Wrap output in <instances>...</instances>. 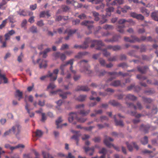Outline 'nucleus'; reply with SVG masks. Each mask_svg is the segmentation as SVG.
Instances as JSON below:
<instances>
[{"label": "nucleus", "mask_w": 158, "mask_h": 158, "mask_svg": "<svg viewBox=\"0 0 158 158\" xmlns=\"http://www.w3.org/2000/svg\"><path fill=\"white\" fill-rule=\"evenodd\" d=\"M27 20L26 19H24L22 22L21 24V26L22 27H24V29H27L26 27H25V26L27 23Z\"/></svg>", "instance_id": "de8ad7c7"}, {"label": "nucleus", "mask_w": 158, "mask_h": 158, "mask_svg": "<svg viewBox=\"0 0 158 158\" xmlns=\"http://www.w3.org/2000/svg\"><path fill=\"white\" fill-rule=\"evenodd\" d=\"M114 121L115 122L116 125H119L121 126H123V124L122 121H118L116 120L115 115H114Z\"/></svg>", "instance_id": "e433bc0d"}, {"label": "nucleus", "mask_w": 158, "mask_h": 158, "mask_svg": "<svg viewBox=\"0 0 158 158\" xmlns=\"http://www.w3.org/2000/svg\"><path fill=\"white\" fill-rule=\"evenodd\" d=\"M12 133H13L11 131V129H10L9 130L6 131L4 133V136H6Z\"/></svg>", "instance_id": "6e6d98bb"}, {"label": "nucleus", "mask_w": 158, "mask_h": 158, "mask_svg": "<svg viewBox=\"0 0 158 158\" xmlns=\"http://www.w3.org/2000/svg\"><path fill=\"white\" fill-rule=\"evenodd\" d=\"M124 27V26L122 27L120 26H118V27L117 30L120 33H123L124 32V30H123Z\"/></svg>", "instance_id": "864d4df0"}, {"label": "nucleus", "mask_w": 158, "mask_h": 158, "mask_svg": "<svg viewBox=\"0 0 158 158\" xmlns=\"http://www.w3.org/2000/svg\"><path fill=\"white\" fill-rule=\"evenodd\" d=\"M107 49H112L114 51H117L120 49V47L118 46H113L111 45H109L107 47Z\"/></svg>", "instance_id": "bb28decb"}, {"label": "nucleus", "mask_w": 158, "mask_h": 158, "mask_svg": "<svg viewBox=\"0 0 158 158\" xmlns=\"http://www.w3.org/2000/svg\"><path fill=\"white\" fill-rule=\"evenodd\" d=\"M99 62L100 64L103 66H105L106 65V63L105 60L102 59H100L99 60Z\"/></svg>", "instance_id": "8fccbe9b"}, {"label": "nucleus", "mask_w": 158, "mask_h": 158, "mask_svg": "<svg viewBox=\"0 0 158 158\" xmlns=\"http://www.w3.org/2000/svg\"><path fill=\"white\" fill-rule=\"evenodd\" d=\"M77 17L81 19H84L86 18V16L84 14L82 13Z\"/></svg>", "instance_id": "052dcab7"}, {"label": "nucleus", "mask_w": 158, "mask_h": 158, "mask_svg": "<svg viewBox=\"0 0 158 158\" xmlns=\"http://www.w3.org/2000/svg\"><path fill=\"white\" fill-rule=\"evenodd\" d=\"M136 97L134 95L131 94H128L127 95L126 98V100L128 101L129 100L133 101L136 99Z\"/></svg>", "instance_id": "5701e85b"}, {"label": "nucleus", "mask_w": 158, "mask_h": 158, "mask_svg": "<svg viewBox=\"0 0 158 158\" xmlns=\"http://www.w3.org/2000/svg\"><path fill=\"white\" fill-rule=\"evenodd\" d=\"M47 66V62L45 60H43L42 63L40 64V68H45Z\"/></svg>", "instance_id": "58836bf2"}, {"label": "nucleus", "mask_w": 158, "mask_h": 158, "mask_svg": "<svg viewBox=\"0 0 158 158\" xmlns=\"http://www.w3.org/2000/svg\"><path fill=\"white\" fill-rule=\"evenodd\" d=\"M126 145L127 146V148L129 150L131 151L132 150L133 148L132 146V145L134 147L137 149L138 150L139 149L138 146L136 145L135 143H132L131 145L128 144V142H127L126 143Z\"/></svg>", "instance_id": "dca6fc26"}, {"label": "nucleus", "mask_w": 158, "mask_h": 158, "mask_svg": "<svg viewBox=\"0 0 158 158\" xmlns=\"http://www.w3.org/2000/svg\"><path fill=\"white\" fill-rule=\"evenodd\" d=\"M114 8L113 7H109L106 9V15L107 16H110L111 15L110 13L113 12Z\"/></svg>", "instance_id": "b1692460"}, {"label": "nucleus", "mask_w": 158, "mask_h": 158, "mask_svg": "<svg viewBox=\"0 0 158 158\" xmlns=\"http://www.w3.org/2000/svg\"><path fill=\"white\" fill-rule=\"evenodd\" d=\"M76 2L74 0H67L66 3L67 4H72L73 5Z\"/></svg>", "instance_id": "680f3d73"}, {"label": "nucleus", "mask_w": 158, "mask_h": 158, "mask_svg": "<svg viewBox=\"0 0 158 158\" xmlns=\"http://www.w3.org/2000/svg\"><path fill=\"white\" fill-rule=\"evenodd\" d=\"M51 50V49L49 48H48L46 49L43 52H41L40 54V55L43 54V57L44 58H46L47 56V53L49 52H50Z\"/></svg>", "instance_id": "412c9836"}, {"label": "nucleus", "mask_w": 158, "mask_h": 158, "mask_svg": "<svg viewBox=\"0 0 158 158\" xmlns=\"http://www.w3.org/2000/svg\"><path fill=\"white\" fill-rule=\"evenodd\" d=\"M113 139L110 137H107L104 139V143L107 147L109 148H111L112 147L117 151H119L118 147L114 146L110 143V141H113Z\"/></svg>", "instance_id": "f03ea898"}, {"label": "nucleus", "mask_w": 158, "mask_h": 158, "mask_svg": "<svg viewBox=\"0 0 158 158\" xmlns=\"http://www.w3.org/2000/svg\"><path fill=\"white\" fill-rule=\"evenodd\" d=\"M117 56H115L109 58L108 60L109 61H115L117 60Z\"/></svg>", "instance_id": "69168bd1"}, {"label": "nucleus", "mask_w": 158, "mask_h": 158, "mask_svg": "<svg viewBox=\"0 0 158 158\" xmlns=\"http://www.w3.org/2000/svg\"><path fill=\"white\" fill-rule=\"evenodd\" d=\"M126 22L129 23L131 25H133L135 24V22H134L132 19H129L127 20L125 19H119L118 23L119 24H123Z\"/></svg>", "instance_id": "6e6552de"}, {"label": "nucleus", "mask_w": 158, "mask_h": 158, "mask_svg": "<svg viewBox=\"0 0 158 158\" xmlns=\"http://www.w3.org/2000/svg\"><path fill=\"white\" fill-rule=\"evenodd\" d=\"M63 121L61 118L59 117L58 118V119L56 121V124L57 125V128H60L61 126H60L61 125L60 123H61Z\"/></svg>", "instance_id": "cd10ccee"}, {"label": "nucleus", "mask_w": 158, "mask_h": 158, "mask_svg": "<svg viewBox=\"0 0 158 158\" xmlns=\"http://www.w3.org/2000/svg\"><path fill=\"white\" fill-rule=\"evenodd\" d=\"M141 142L143 144L145 145L148 143V137L147 136H145L141 140Z\"/></svg>", "instance_id": "c03bdc74"}, {"label": "nucleus", "mask_w": 158, "mask_h": 158, "mask_svg": "<svg viewBox=\"0 0 158 158\" xmlns=\"http://www.w3.org/2000/svg\"><path fill=\"white\" fill-rule=\"evenodd\" d=\"M88 62V61L87 60H83L81 61L80 63H79L80 66H85Z\"/></svg>", "instance_id": "3c124183"}, {"label": "nucleus", "mask_w": 158, "mask_h": 158, "mask_svg": "<svg viewBox=\"0 0 158 158\" xmlns=\"http://www.w3.org/2000/svg\"><path fill=\"white\" fill-rule=\"evenodd\" d=\"M95 45H97V48H96L98 50H101L100 47L104 45L103 43L101 40H95L94 41Z\"/></svg>", "instance_id": "a211bd4d"}, {"label": "nucleus", "mask_w": 158, "mask_h": 158, "mask_svg": "<svg viewBox=\"0 0 158 158\" xmlns=\"http://www.w3.org/2000/svg\"><path fill=\"white\" fill-rule=\"evenodd\" d=\"M48 77L50 78L51 81H54L57 78V75H55L53 73L48 72L47 73Z\"/></svg>", "instance_id": "ddd939ff"}, {"label": "nucleus", "mask_w": 158, "mask_h": 158, "mask_svg": "<svg viewBox=\"0 0 158 158\" xmlns=\"http://www.w3.org/2000/svg\"><path fill=\"white\" fill-rule=\"evenodd\" d=\"M104 28L107 30H110L113 28V27L109 25H106L103 27Z\"/></svg>", "instance_id": "5fc2aeb1"}, {"label": "nucleus", "mask_w": 158, "mask_h": 158, "mask_svg": "<svg viewBox=\"0 0 158 158\" xmlns=\"http://www.w3.org/2000/svg\"><path fill=\"white\" fill-rule=\"evenodd\" d=\"M81 72H84L87 74H89L91 73V71L89 69H85L84 71L81 70Z\"/></svg>", "instance_id": "bf43d9fd"}, {"label": "nucleus", "mask_w": 158, "mask_h": 158, "mask_svg": "<svg viewBox=\"0 0 158 158\" xmlns=\"http://www.w3.org/2000/svg\"><path fill=\"white\" fill-rule=\"evenodd\" d=\"M27 10H20L19 11L17 12L18 14L20 15L24 16L27 15Z\"/></svg>", "instance_id": "a878e982"}, {"label": "nucleus", "mask_w": 158, "mask_h": 158, "mask_svg": "<svg viewBox=\"0 0 158 158\" xmlns=\"http://www.w3.org/2000/svg\"><path fill=\"white\" fill-rule=\"evenodd\" d=\"M151 16L154 20L158 21V11L152 12L151 15Z\"/></svg>", "instance_id": "4be33fe9"}, {"label": "nucleus", "mask_w": 158, "mask_h": 158, "mask_svg": "<svg viewBox=\"0 0 158 158\" xmlns=\"http://www.w3.org/2000/svg\"><path fill=\"white\" fill-rule=\"evenodd\" d=\"M15 33V31L13 30L9 31L5 35V40H9L10 37L14 34Z\"/></svg>", "instance_id": "4468645a"}, {"label": "nucleus", "mask_w": 158, "mask_h": 158, "mask_svg": "<svg viewBox=\"0 0 158 158\" xmlns=\"http://www.w3.org/2000/svg\"><path fill=\"white\" fill-rule=\"evenodd\" d=\"M109 73L111 77V78H110L109 80V81H111L114 78H115L118 75V74L116 72H110Z\"/></svg>", "instance_id": "393cba45"}, {"label": "nucleus", "mask_w": 158, "mask_h": 158, "mask_svg": "<svg viewBox=\"0 0 158 158\" xmlns=\"http://www.w3.org/2000/svg\"><path fill=\"white\" fill-rule=\"evenodd\" d=\"M7 3V2L5 0H2V2L0 3V9L5 10L7 7L6 5Z\"/></svg>", "instance_id": "6ab92c4d"}, {"label": "nucleus", "mask_w": 158, "mask_h": 158, "mask_svg": "<svg viewBox=\"0 0 158 158\" xmlns=\"http://www.w3.org/2000/svg\"><path fill=\"white\" fill-rule=\"evenodd\" d=\"M25 102H26V105L25 106V108L26 109L27 111V112L28 114H30V110L28 108L30 106V105L28 104L27 103V101L25 100Z\"/></svg>", "instance_id": "4d7b16f0"}, {"label": "nucleus", "mask_w": 158, "mask_h": 158, "mask_svg": "<svg viewBox=\"0 0 158 158\" xmlns=\"http://www.w3.org/2000/svg\"><path fill=\"white\" fill-rule=\"evenodd\" d=\"M73 59H71L65 63H63L61 64L60 67V69L61 70H64V68L65 67L69 64H73Z\"/></svg>", "instance_id": "0eeeda50"}, {"label": "nucleus", "mask_w": 158, "mask_h": 158, "mask_svg": "<svg viewBox=\"0 0 158 158\" xmlns=\"http://www.w3.org/2000/svg\"><path fill=\"white\" fill-rule=\"evenodd\" d=\"M144 17L141 14H138L136 19L140 20H143L144 19Z\"/></svg>", "instance_id": "338daca9"}, {"label": "nucleus", "mask_w": 158, "mask_h": 158, "mask_svg": "<svg viewBox=\"0 0 158 158\" xmlns=\"http://www.w3.org/2000/svg\"><path fill=\"white\" fill-rule=\"evenodd\" d=\"M90 112V110H88L86 111L84 110H81L80 111V114L83 116H85L87 115Z\"/></svg>", "instance_id": "49530a36"}, {"label": "nucleus", "mask_w": 158, "mask_h": 158, "mask_svg": "<svg viewBox=\"0 0 158 158\" xmlns=\"http://www.w3.org/2000/svg\"><path fill=\"white\" fill-rule=\"evenodd\" d=\"M131 39L128 37H125L124 38V40L126 41L129 42L131 43L134 42L135 41H138L139 40L138 38L135 36H131Z\"/></svg>", "instance_id": "9b49d317"}, {"label": "nucleus", "mask_w": 158, "mask_h": 158, "mask_svg": "<svg viewBox=\"0 0 158 158\" xmlns=\"http://www.w3.org/2000/svg\"><path fill=\"white\" fill-rule=\"evenodd\" d=\"M131 114L132 115L135 116L137 118H139L142 116V114H136L135 112H132Z\"/></svg>", "instance_id": "13d9d810"}, {"label": "nucleus", "mask_w": 158, "mask_h": 158, "mask_svg": "<svg viewBox=\"0 0 158 158\" xmlns=\"http://www.w3.org/2000/svg\"><path fill=\"white\" fill-rule=\"evenodd\" d=\"M56 87V86L55 85L53 82H51L49 84L48 86L47 89H52Z\"/></svg>", "instance_id": "ea45409f"}, {"label": "nucleus", "mask_w": 158, "mask_h": 158, "mask_svg": "<svg viewBox=\"0 0 158 158\" xmlns=\"http://www.w3.org/2000/svg\"><path fill=\"white\" fill-rule=\"evenodd\" d=\"M69 92L64 93L62 90H60V92L59 93V94L62 98L65 99L67 98V95L68 94H70Z\"/></svg>", "instance_id": "aec40b11"}, {"label": "nucleus", "mask_w": 158, "mask_h": 158, "mask_svg": "<svg viewBox=\"0 0 158 158\" xmlns=\"http://www.w3.org/2000/svg\"><path fill=\"white\" fill-rule=\"evenodd\" d=\"M29 31L33 33H36L37 32L36 27L34 26H33L30 28Z\"/></svg>", "instance_id": "473e14b6"}, {"label": "nucleus", "mask_w": 158, "mask_h": 158, "mask_svg": "<svg viewBox=\"0 0 158 158\" xmlns=\"http://www.w3.org/2000/svg\"><path fill=\"white\" fill-rule=\"evenodd\" d=\"M54 56L56 58H60L61 60L63 61L66 58V56L64 53L56 52L53 54Z\"/></svg>", "instance_id": "39448f33"}, {"label": "nucleus", "mask_w": 158, "mask_h": 158, "mask_svg": "<svg viewBox=\"0 0 158 158\" xmlns=\"http://www.w3.org/2000/svg\"><path fill=\"white\" fill-rule=\"evenodd\" d=\"M69 48V45L66 44H65L62 45L60 49V50H64L66 49H67Z\"/></svg>", "instance_id": "603ef678"}, {"label": "nucleus", "mask_w": 158, "mask_h": 158, "mask_svg": "<svg viewBox=\"0 0 158 158\" xmlns=\"http://www.w3.org/2000/svg\"><path fill=\"white\" fill-rule=\"evenodd\" d=\"M103 53L104 55L106 56H109L110 53L107 52L106 49H104L103 50Z\"/></svg>", "instance_id": "774afa93"}, {"label": "nucleus", "mask_w": 158, "mask_h": 158, "mask_svg": "<svg viewBox=\"0 0 158 158\" xmlns=\"http://www.w3.org/2000/svg\"><path fill=\"white\" fill-rule=\"evenodd\" d=\"M56 104L58 105V106H56V109L58 110L59 112H61L62 110L60 109V106L62 103V101L61 100H60L56 102Z\"/></svg>", "instance_id": "2f4dec72"}, {"label": "nucleus", "mask_w": 158, "mask_h": 158, "mask_svg": "<svg viewBox=\"0 0 158 158\" xmlns=\"http://www.w3.org/2000/svg\"><path fill=\"white\" fill-rule=\"evenodd\" d=\"M77 30L76 29L70 30L67 29L66 30L65 33H67L68 34V36L65 38V39L66 40H68L69 39V37L71 36L73 34L76 32Z\"/></svg>", "instance_id": "1a4fd4ad"}, {"label": "nucleus", "mask_w": 158, "mask_h": 158, "mask_svg": "<svg viewBox=\"0 0 158 158\" xmlns=\"http://www.w3.org/2000/svg\"><path fill=\"white\" fill-rule=\"evenodd\" d=\"M93 23V21H89L85 20L82 22L81 24L82 25H85L88 26V29L89 31V33L86 32V34H88L91 33L92 31H91V29L93 27L92 24Z\"/></svg>", "instance_id": "7ed1b4c3"}, {"label": "nucleus", "mask_w": 158, "mask_h": 158, "mask_svg": "<svg viewBox=\"0 0 158 158\" xmlns=\"http://www.w3.org/2000/svg\"><path fill=\"white\" fill-rule=\"evenodd\" d=\"M141 11L146 16H148L149 15V12L146 8H142L141 9Z\"/></svg>", "instance_id": "7c9ffc66"}, {"label": "nucleus", "mask_w": 158, "mask_h": 158, "mask_svg": "<svg viewBox=\"0 0 158 158\" xmlns=\"http://www.w3.org/2000/svg\"><path fill=\"white\" fill-rule=\"evenodd\" d=\"M84 149L85 150V152H88V151H91V152L89 153V154L91 156L93 154V152H94V148L92 149H90L88 147L86 148V147H84Z\"/></svg>", "instance_id": "37998d69"}, {"label": "nucleus", "mask_w": 158, "mask_h": 158, "mask_svg": "<svg viewBox=\"0 0 158 158\" xmlns=\"http://www.w3.org/2000/svg\"><path fill=\"white\" fill-rule=\"evenodd\" d=\"M89 42V39L86 40L84 43L82 45H75L74 46V48H83L85 49L87 48L88 46V43Z\"/></svg>", "instance_id": "423d86ee"}, {"label": "nucleus", "mask_w": 158, "mask_h": 158, "mask_svg": "<svg viewBox=\"0 0 158 158\" xmlns=\"http://www.w3.org/2000/svg\"><path fill=\"white\" fill-rule=\"evenodd\" d=\"M144 102L147 103H150L152 102V100L149 98H143Z\"/></svg>", "instance_id": "e2e57ef3"}, {"label": "nucleus", "mask_w": 158, "mask_h": 158, "mask_svg": "<svg viewBox=\"0 0 158 158\" xmlns=\"http://www.w3.org/2000/svg\"><path fill=\"white\" fill-rule=\"evenodd\" d=\"M92 14H93V15L94 16L95 18V20L96 21H98L99 20V14L98 13L96 12L95 11L93 12Z\"/></svg>", "instance_id": "a19ab883"}, {"label": "nucleus", "mask_w": 158, "mask_h": 158, "mask_svg": "<svg viewBox=\"0 0 158 158\" xmlns=\"http://www.w3.org/2000/svg\"><path fill=\"white\" fill-rule=\"evenodd\" d=\"M43 134V132L40 130H37L35 132L36 136L38 137H40Z\"/></svg>", "instance_id": "a18cd8bd"}, {"label": "nucleus", "mask_w": 158, "mask_h": 158, "mask_svg": "<svg viewBox=\"0 0 158 158\" xmlns=\"http://www.w3.org/2000/svg\"><path fill=\"white\" fill-rule=\"evenodd\" d=\"M148 69L147 67H138V70L142 73H144L145 72L146 70Z\"/></svg>", "instance_id": "4c0bfd02"}, {"label": "nucleus", "mask_w": 158, "mask_h": 158, "mask_svg": "<svg viewBox=\"0 0 158 158\" xmlns=\"http://www.w3.org/2000/svg\"><path fill=\"white\" fill-rule=\"evenodd\" d=\"M86 96L85 95H80L78 96L77 99L80 102H83L85 100Z\"/></svg>", "instance_id": "72a5a7b5"}, {"label": "nucleus", "mask_w": 158, "mask_h": 158, "mask_svg": "<svg viewBox=\"0 0 158 158\" xmlns=\"http://www.w3.org/2000/svg\"><path fill=\"white\" fill-rule=\"evenodd\" d=\"M120 84V81L118 80L112 82L110 85L114 86H117Z\"/></svg>", "instance_id": "c9c22d12"}, {"label": "nucleus", "mask_w": 158, "mask_h": 158, "mask_svg": "<svg viewBox=\"0 0 158 158\" xmlns=\"http://www.w3.org/2000/svg\"><path fill=\"white\" fill-rule=\"evenodd\" d=\"M77 115L76 113H71L69 115V117L68 118L69 121L70 123H72L73 121L76 119Z\"/></svg>", "instance_id": "f3484780"}, {"label": "nucleus", "mask_w": 158, "mask_h": 158, "mask_svg": "<svg viewBox=\"0 0 158 158\" xmlns=\"http://www.w3.org/2000/svg\"><path fill=\"white\" fill-rule=\"evenodd\" d=\"M7 19H6L2 22V24L0 25V30L5 27L7 23Z\"/></svg>", "instance_id": "09e8293b"}, {"label": "nucleus", "mask_w": 158, "mask_h": 158, "mask_svg": "<svg viewBox=\"0 0 158 158\" xmlns=\"http://www.w3.org/2000/svg\"><path fill=\"white\" fill-rule=\"evenodd\" d=\"M126 103L128 106L129 107L133 108L135 110H136L137 108V107L134 105L132 103L126 102Z\"/></svg>", "instance_id": "79ce46f5"}, {"label": "nucleus", "mask_w": 158, "mask_h": 158, "mask_svg": "<svg viewBox=\"0 0 158 158\" xmlns=\"http://www.w3.org/2000/svg\"><path fill=\"white\" fill-rule=\"evenodd\" d=\"M12 133L16 137L20 134L22 130V127L19 123H16L11 128Z\"/></svg>", "instance_id": "f257e3e1"}, {"label": "nucleus", "mask_w": 158, "mask_h": 158, "mask_svg": "<svg viewBox=\"0 0 158 158\" xmlns=\"http://www.w3.org/2000/svg\"><path fill=\"white\" fill-rule=\"evenodd\" d=\"M89 90V88L86 86H78L76 89V91H87Z\"/></svg>", "instance_id": "f8f14e48"}, {"label": "nucleus", "mask_w": 158, "mask_h": 158, "mask_svg": "<svg viewBox=\"0 0 158 158\" xmlns=\"http://www.w3.org/2000/svg\"><path fill=\"white\" fill-rule=\"evenodd\" d=\"M102 20L100 21V23L101 24H102L105 23L106 21V17L104 15H103L102 17Z\"/></svg>", "instance_id": "0e129e2a"}, {"label": "nucleus", "mask_w": 158, "mask_h": 158, "mask_svg": "<svg viewBox=\"0 0 158 158\" xmlns=\"http://www.w3.org/2000/svg\"><path fill=\"white\" fill-rule=\"evenodd\" d=\"M131 10V7L127 5L125 6L123 8H121L120 7H118V9L117 10L116 12L118 14H121L120 10H121L122 12L123 13H126L127 12V10Z\"/></svg>", "instance_id": "20e7f679"}, {"label": "nucleus", "mask_w": 158, "mask_h": 158, "mask_svg": "<svg viewBox=\"0 0 158 158\" xmlns=\"http://www.w3.org/2000/svg\"><path fill=\"white\" fill-rule=\"evenodd\" d=\"M42 154L44 158H53L51 156L49 155L48 153L44 151L42 152Z\"/></svg>", "instance_id": "f704fd0d"}, {"label": "nucleus", "mask_w": 158, "mask_h": 158, "mask_svg": "<svg viewBox=\"0 0 158 158\" xmlns=\"http://www.w3.org/2000/svg\"><path fill=\"white\" fill-rule=\"evenodd\" d=\"M23 92L19 90H17L16 91L15 96L16 97H18V100L20 101L21 99L23 98Z\"/></svg>", "instance_id": "2eb2a0df"}, {"label": "nucleus", "mask_w": 158, "mask_h": 158, "mask_svg": "<svg viewBox=\"0 0 158 158\" xmlns=\"http://www.w3.org/2000/svg\"><path fill=\"white\" fill-rule=\"evenodd\" d=\"M24 147V146L22 144H19L17 145L14 146V147H11V146L10 148V149L11 151H13L15 149L19 148H23Z\"/></svg>", "instance_id": "c85d7f7f"}, {"label": "nucleus", "mask_w": 158, "mask_h": 158, "mask_svg": "<svg viewBox=\"0 0 158 158\" xmlns=\"http://www.w3.org/2000/svg\"><path fill=\"white\" fill-rule=\"evenodd\" d=\"M2 81L4 83H7L8 82L7 79L4 74H2L1 73V71L0 70V84L3 83Z\"/></svg>", "instance_id": "9d476101"}, {"label": "nucleus", "mask_w": 158, "mask_h": 158, "mask_svg": "<svg viewBox=\"0 0 158 158\" xmlns=\"http://www.w3.org/2000/svg\"><path fill=\"white\" fill-rule=\"evenodd\" d=\"M106 152V150L105 148H102L101 150L99 152V153L101 154H102L103 155L100 156V158H105V155Z\"/></svg>", "instance_id": "c756f323"}]
</instances>
